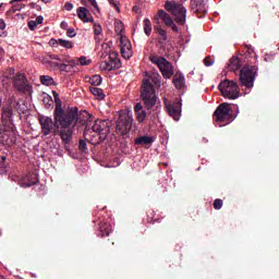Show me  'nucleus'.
I'll return each instance as SVG.
<instances>
[{"instance_id":"nucleus-1","label":"nucleus","mask_w":279,"mask_h":279,"mask_svg":"<svg viewBox=\"0 0 279 279\" xmlns=\"http://www.w3.org/2000/svg\"><path fill=\"white\" fill-rule=\"evenodd\" d=\"M80 121V114L77 107H71L68 110L62 109V105L54 109V125L60 128L59 134L63 143L68 145L73 138V132H75V125Z\"/></svg>"},{"instance_id":"nucleus-2","label":"nucleus","mask_w":279,"mask_h":279,"mask_svg":"<svg viewBox=\"0 0 279 279\" xmlns=\"http://www.w3.org/2000/svg\"><path fill=\"white\" fill-rule=\"evenodd\" d=\"M151 81L156 86H158V84H160V75L154 74L143 81L142 99L144 101V106H146L148 110H151V108H154L158 102V96H156V89L154 88Z\"/></svg>"},{"instance_id":"nucleus-3","label":"nucleus","mask_w":279,"mask_h":279,"mask_svg":"<svg viewBox=\"0 0 279 279\" xmlns=\"http://www.w3.org/2000/svg\"><path fill=\"white\" fill-rule=\"evenodd\" d=\"M14 75V69H9L8 72L3 74V84H10L13 80V86L19 90L20 93H25L32 90V86L27 83V78L25 77V74L19 73L15 76ZM7 80V81H5Z\"/></svg>"},{"instance_id":"nucleus-4","label":"nucleus","mask_w":279,"mask_h":279,"mask_svg":"<svg viewBox=\"0 0 279 279\" xmlns=\"http://www.w3.org/2000/svg\"><path fill=\"white\" fill-rule=\"evenodd\" d=\"M166 11L170 12L174 17L175 23L179 25H184L186 23V8L180 2L174 0H167L165 4Z\"/></svg>"},{"instance_id":"nucleus-5","label":"nucleus","mask_w":279,"mask_h":279,"mask_svg":"<svg viewBox=\"0 0 279 279\" xmlns=\"http://www.w3.org/2000/svg\"><path fill=\"white\" fill-rule=\"evenodd\" d=\"M222 97L226 99H239L241 97V90L239 89V83L235 81L225 80L218 85Z\"/></svg>"},{"instance_id":"nucleus-6","label":"nucleus","mask_w":279,"mask_h":279,"mask_svg":"<svg viewBox=\"0 0 279 279\" xmlns=\"http://www.w3.org/2000/svg\"><path fill=\"white\" fill-rule=\"evenodd\" d=\"M216 117V123L218 128H223L225 125H230L234 119L230 114V104L225 102L218 106L216 111L214 112Z\"/></svg>"},{"instance_id":"nucleus-7","label":"nucleus","mask_w":279,"mask_h":279,"mask_svg":"<svg viewBox=\"0 0 279 279\" xmlns=\"http://www.w3.org/2000/svg\"><path fill=\"white\" fill-rule=\"evenodd\" d=\"M149 60L150 62H153V64H156L158 66L160 73L163 75L166 80H170L174 71L173 65H171V63L167 61V59H165L163 57L151 54L149 57Z\"/></svg>"},{"instance_id":"nucleus-8","label":"nucleus","mask_w":279,"mask_h":279,"mask_svg":"<svg viewBox=\"0 0 279 279\" xmlns=\"http://www.w3.org/2000/svg\"><path fill=\"white\" fill-rule=\"evenodd\" d=\"M256 80V69L254 66L245 65L240 71V82L245 88H254Z\"/></svg>"},{"instance_id":"nucleus-9","label":"nucleus","mask_w":279,"mask_h":279,"mask_svg":"<svg viewBox=\"0 0 279 279\" xmlns=\"http://www.w3.org/2000/svg\"><path fill=\"white\" fill-rule=\"evenodd\" d=\"M132 123H134V118L132 116V111H126L120 114L116 130L119 134H126L132 130Z\"/></svg>"},{"instance_id":"nucleus-10","label":"nucleus","mask_w":279,"mask_h":279,"mask_svg":"<svg viewBox=\"0 0 279 279\" xmlns=\"http://www.w3.org/2000/svg\"><path fill=\"white\" fill-rule=\"evenodd\" d=\"M121 66V59H119V53L110 52L109 59L100 62V71H117Z\"/></svg>"},{"instance_id":"nucleus-11","label":"nucleus","mask_w":279,"mask_h":279,"mask_svg":"<svg viewBox=\"0 0 279 279\" xmlns=\"http://www.w3.org/2000/svg\"><path fill=\"white\" fill-rule=\"evenodd\" d=\"M49 66L50 69H59V71H62L63 73H72L73 69L77 66V62L75 61V59H71L70 57L69 59H66V62L63 63L50 61Z\"/></svg>"},{"instance_id":"nucleus-12","label":"nucleus","mask_w":279,"mask_h":279,"mask_svg":"<svg viewBox=\"0 0 279 279\" xmlns=\"http://www.w3.org/2000/svg\"><path fill=\"white\" fill-rule=\"evenodd\" d=\"M95 134L100 135V138L104 141L108 134H110V125L107 120H96L92 126Z\"/></svg>"},{"instance_id":"nucleus-13","label":"nucleus","mask_w":279,"mask_h":279,"mask_svg":"<svg viewBox=\"0 0 279 279\" xmlns=\"http://www.w3.org/2000/svg\"><path fill=\"white\" fill-rule=\"evenodd\" d=\"M120 52L124 60H130V58L134 56V51H132V43H130V39L123 35L120 36Z\"/></svg>"},{"instance_id":"nucleus-14","label":"nucleus","mask_w":279,"mask_h":279,"mask_svg":"<svg viewBox=\"0 0 279 279\" xmlns=\"http://www.w3.org/2000/svg\"><path fill=\"white\" fill-rule=\"evenodd\" d=\"M168 113L172 117L174 121H180V117L182 113V102L177 101L173 104L166 105Z\"/></svg>"},{"instance_id":"nucleus-15","label":"nucleus","mask_w":279,"mask_h":279,"mask_svg":"<svg viewBox=\"0 0 279 279\" xmlns=\"http://www.w3.org/2000/svg\"><path fill=\"white\" fill-rule=\"evenodd\" d=\"M157 16L161 19V21H163L165 25L171 27L172 31H174L175 33L180 32L178 25H175V22H173L171 15H169V13H167L165 10L158 11Z\"/></svg>"},{"instance_id":"nucleus-16","label":"nucleus","mask_w":279,"mask_h":279,"mask_svg":"<svg viewBox=\"0 0 279 279\" xmlns=\"http://www.w3.org/2000/svg\"><path fill=\"white\" fill-rule=\"evenodd\" d=\"M39 123L44 136H49V134H51V130H53V120L49 117H41L39 119Z\"/></svg>"},{"instance_id":"nucleus-17","label":"nucleus","mask_w":279,"mask_h":279,"mask_svg":"<svg viewBox=\"0 0 279 279\" xmlns=\"http://www.w3.org/2000/svg\"><path fill=\"white\" fill-rule=\"evenodd\" d=\"M0 142L5 147H12V145L16 143V136H14V133L5 131L3 133H0Z\"/></svg>"},{"instance_id":"nucleus-18","label":"nucleus","mask_w":279,"mask_h":279,"mask_svg":"<svg viewBox=\"0 0 279 279\" xmlns=\"http://www.w3.org/2000/svg\"><path fill=\"white\" fill-rule=\"evenodd\" d=\"M76 14L78 19L83 21V23H93L95 21V19L90 14V11H88V9H86L85 7H80L76 10Z\"/></svg>"},{"instance_id":"nucleus-19","label":"nucleus","mask_w":279,"mask_h":279,"mask_svg":"<svg viewBox=\"0 0 279 279\" xmlns=\"http://www.w3.org/2000/svg\"><path fill=\"white\" fill-rule=\"evenodd\" d=\"M70 58H71V57H69V56H66V54H50V56H49V59H50V60H56L58 64H62V63H64V62H68L66 60H69ZM49 62H51V61H49V60H47V59H44V60H43V63H44V64H48V66H49Z\"/></svg>"},{"instance_id":"nucleus-20","label":"nucleus","mask_w":279,"mask_h":279,"mask_svg":"<svg viewBox=\"0 0 279 279\" xmlns=\"http://www.w3.org/2000/svg\"><path fill=\"white\" fill-rule=\"evenodd\" d=\"M12 117H14V112L12 111V106L3 107V109H2L3 123H5V124L12 123V121H13Z\"/></svg>"},{"instance_id":"nucleus-21","label":"nucleus","mask_w":279,"mask_h":279,"mask_svg":"<svg viewBox=\"0 0 279 279\" xmlns=\"http://www.w3.org/2000/svg\"><path fill=\"white\" fill-rule=\"evenodd\" d=\"M241 66H243V63L241 62V59H239V57H232L230 59L229 69L233 71V73H236V71H239Z\"/></svg>"},{"instance_id":"nucleus-22","label":"nucleus","mask_w":279,"mask_h":279,"mask_svg":"<svg viewBox=\"0 0 279 279\" xmlns=\"http://www.w3.org/2000/svg\"><path fill=\"white\" fill-rule=\"evenodd\" d=\"M156 141L154 136H141L135 140V145H151Z\"/></svg>"},{"instance_id":"nucleus-23","label":"nucleus","mask_w":279,"mask_h":279,"mask_svg":"<svg viewBox=\"0 0 279 279\" xmlns=\"http://www.w3.org/2000/svg\"><path fill=\"white\" fill-rule=\"evenodd\" d=\"M185 78L182 74H177L173 78V84L175 88H183Z\"/></svg>"},{"instance_id":"nucleus-24","label":"nucleus","mask_w":279,"mask_h":279,"mask_svg":"<svg viewBox=\"0 0 279 279\" xmlns=\"http://www.w3.org/2000/svg\"><path fill=\"white\" fill-rule=\"evenodd\" d=\"M92 95L96 97L97 99H105L106 95H104V89L99 87H90L89 88Z\"/></svg>"},{"instance_id":"nucleus-25","label":"nucleus","mask_w":279,"mask_h":279,"mask_svg":"<svg viewBox=\"0 0 279 279\" xmlns=\"http://www.w3.org/2000/svg\"><path fill=\"white\" fill-rule=\"evenodd\" d=\"M110 232H112V226H108L107 223L100 225V233L102 236H110Z\"/></svg>"},{"instance_id":"nucleus-26","label":"nucleus","mask_w":279,"mask_h":279,"mask_svg":"<svg viewBox=\"0 0 279 279\" xmlns=\"http://www.w3.org/2000/svg\"><path fill=\"white\" fill-rule=\"evenodd\" d=\"M143 25H144V34H146V36H151V21H149V19H144L143 21Z\"/></svg>"},{"instance_id":"nucleus-27","label":"nucleus","mask_w":279,"mask_h":279,"mask_svg":"<svg viewBox=\"0 0 279 279\" xmlns=\"http://www.w3.org/2000/svg\"><path fill=\"white\" fill-rule=\"evenodd\" d=\"M40 82L44 86H53V84H54L53 77H51L49 75H41Z\"/></svg>"},{"instance_id":"nucleus-28","label":"nucleus","mask_w":279,"mask_h":279,"mask_svg":"<svg viewBox=\"0 0 279 279\" xmlns=\"http://www.w3.org/2000/svg\"><path fill=\"white\" fill-rule=\"evenodd\" d=\"M114 29H116V34H118L121 37L122 36L121 34H123V31L125 29V27L123 26V22L117 20L114 22Z\"/></svg>"},{"instance_id":"nucleus-29","label":"nucleus","mask_w":279,"mask_h":279,"mask_svg":"<svg viewBox=\"0 0 279 279\" xmlns=\"http://www.w3.org/2000/svg\"><path fill=\"white\" fill-rule=\"evenodd\" d=\"M57 44L60 45V47H64V49H73V43L66 39H58Z\"/></svg>"},{"instance_id":"nucleus-30","label":"nucleus","mask_w":279,"mask_h":279,"mask_svg":"<svg viewBox=\"0 0 279 279\" xmlns=\"http://www.w3.org/2000/svg\"><path fill=\"white\" fill-rule=\"evenodd\" d=\"M89 84L92 86H100L101 85V76L100 75H93L90 78H89Z\"/></svg>"},{"instance_id":"nucleus-31","label":"nucleus","mask_w":279,"mask_h":279,"mask_svg":"<svg viewBox=\"0 0 279 279\" xmlns=\"http://www.w3.org/2000/svg\"><path fill=\"white\" fill-rule=\"evenodd\" d=\"M135 117H136V121H138V123H143L145 121V119H147V111H137L135 112Z\"/></svg>"},{"instance_id":"nucleus-32","label":"nucleus","mask_w":279,"mask_h":279,"mask_svg":"<svg viewBox=\"0 0 279 279\" xmlns=\"http://www.w3.org/2000/svg\"><path fill=\"white\" fill-rule=\"evenodd\" d=\"M19 184H20V186H22V189H27V187L32 186V184H34V183L29 182V177H25L24 179H21L19 181Z\"/></svg>"},{"instance_id":"nucleus-33","label":"nucleus","mask_w":279,"mask_h":279,"mask_svg":"<svg viewBox=\"0 0 279 279\" xmlns=\"http://www.w3.org/2000/svg\"><path fill=\"white\" fill-rule=\"evenodd\" d=\"M76 62L77 64H81V66H88V64H90V59H88V57H81Z\"/></svg>"},{"instance_id":"nucleus-34","label":"nucleus","mask_w":279,"mask_h":279,"mask_svg":"<svg viewBox=\"0 0 279 279\" xmlns=\"http://www.w3.org/2000/svg\"><path fill=\"white\" fill-rule=\"evenodd\" d=\"M156 32L159 34V36H161V38H163V40H167V31L156 26Z\"/></svg>"},{"instance_id":"nucleus-35","label":"nucleus","mask_w":279,"mask_h":279,"mask_svg":"<svg viewBox=\"0 0 279 279\" xmlns=\"http://www.w3.org/2000/svg\"><path fill=\"white\" fill-rule=\"evenodd\" d=\"M223 206V201L217 198L215 202H214V208L215 210H221V207Z\"/></svg>"},{"instance_id":"nucleus-36","label":"nucleus","mask_w":279,"mask_h":279,"mask_svg":"<svg viewBox=\"0 0 279 279\" xmlns=\"http://www.w3.org/2000/svg\"><path fill=\"white\" fill-rule=\"evenodd\" d=\"M12 106H13V108H15L16 110H17V112L21 114V112L23 113V112H25V109H23L22 107H21V102H19V101H14L13 104H12Z\"/></svg>"},{"instance_id":"nucleus-37","label":"nucleus","mask_w":279,"mask_h":279,"mask_svg":"<svg viewBox=\"0 0 279 279\" xmlns=\"http://www.w3.org/2000/svg\"><path fill=\"white\" fill-rule=\"evenodd\" d=\"M66 35L69 36V38H75V36H77V34L75 33V28L73 27L66 29Z\"/></svg>"},{"instance_id":"nucleus-38","label":"nucleus","mask_w":279,"mask_h":279,"mask_svg":"<svg viewBox=\"0 0 279 279\" xmlns=\"http://www.w3.org/2000/svg\"><path fill=\"white\" fill-rule=\"evenodd\" d=\"M78 149L81 150V151H86V142L84 141V140H81L80 142H78Z\"/></svg>"},{"instance_id":"nucleus-39","label":"nucleus","mask_w":279,"mask_h":279,"mask_svg":"<svg viewBox=\"0 0 279 279\" xmlns=\"http://www.w3.org/2000/svg\"><path fill=\"white\" fill-rule=\"evenodd\" d=\"M36 27H38V24L36 23V21H29L28 22V28L34 32L36 29Z\"/></svg>"},{"instance_id":"nucleus-40","label":"nucleus","mask_w":279,"mask_h":279,"mask_svg":"<svg viewBox=\"0 0 279 279\" xmlns=\"http://www.w3.org/2000/svg\"><path fill=\"white\" fill-rule=\"evenodd\" d=\"M204 64H205V66H213V64H215V60H213L210 58H205Z\"/></svg>"},{"instance_id":"nucleus-41","label":"nucleus","mask_w":279,"mask_h":279,"mask_svg":"<svg viewBox=\"0 0 279 279\" xmlns=\"http://www.w3.org/2000/svg\"><path fill=\"white\" fill-rule=\"evenodd\" d=\"M134 111H135V113H136V112H143V111H144L143 105H142L141 102H137V104L135 105V107H134Z\"/></svg>"},{"instance_id":"nucleus-42","label":"nucleus","mask_w":279,"mask_h":279,"mask_svg":"<svg viewBox=\"0 0 279 279\" xmlns=\"http://www.w3.org/2000/svg\"><path fill=\"white\" fill-rule=\"evenodd\" d=\"M89 3L95 8V10H97V12H99V4H97V0H89Z\"/></svg>"},{"instance_id":"nucleus-43","label":"nucleus","mask_w":279,"mask_h":279,"mask_svg":"<svg viewBox=\"0 0 279 279\" xmlns=\"http://www.w3.org/2000/svg\"><path fill=\"white\" fill-rule=\"evenodd\" d=\"M44 21H45V17H43V15H39L36 17L35 23H37V25H43Z\"/></svg>"},{"instance_id":"nucleus-44","label":"nucleus","mask_w":279,"mask_h":279,"mask_svg":"<svg viewBox=\"0 0 279 279\" xmlns=\"http://www.w3.org/2000/svg\"><path fill=\"white\" fill-rule=\"evenodd\" d=\"M64 8H65L66 12H71V10H73V3L66 2V3L64 4Z\"/></svg>"},{"instance_id":"nucleus-45","label":"nucleus","mask_w":279,"mask_h":279,"mask_svg":"<svg viewBox=\"0 0 279 279\" xmlns=\"http://www.w3.org/2000/svg\"><path fill=\"white\" fill-rule=\"evenodd\" d=\"M94 34L96 35V36H99V34H101V26H97V25H95V28H94Z\"/></svg>"},{"instance_id":"nucleus-46","label":"nucleus","mask_w":279,"mask_h":279,"mask_svg":"<svg viewBox=\"0 0 279 279\" xmlns=\"http://www.w3.org/2000/svg\"><path fill=\"white\" fill-rule=\"evenodd\" d=\"M110 5H113V8L117 10V12H120V9H119V4H117V2H114V0H108Z\"/></svg>"},{"instance_id":"nucleus-47","label":"nucleus","mask_w":279,"mask_h":279,"mask_svg":"<svg viewBox=\"0 0 279 279\" xmlns=\"http://www.w3.org/2000/svg\"><path fill=\"white\" fill-rule=\"evenodd\" d=\"M12 10L13 12H21L22 10L21 4H13Z\"/></svg>"},{"instance_id":"nucleus-48","label":"nucleus","mask_w":279,"mask_h":279,"mask_svg":"<svg viewBox=\"0 0 279 279\" xmlns=\"http://www.w3.org/2000/svg\"><path fill=\"white\" fill-rule=\"evenodd\" d=\"M60 27H61V29H69V23L63 21V22H61Z\"/></svg>"},{"instance_id":"nucleus-49","label":"nucleus","mask_w":279,"mask_h":279,"mask_svg":"<svg viewBox=\"0 0 279 279\" xmlns=\"http://www.w3.org/2000/svg\"><path fill=\"white\" fill-rule=\"evenodd\" d=\"M0 29H5V21L3 19H0Z\"/></svg>"},{"instance_id":"nucleus-50","label":"nucleus","mask_w":279,"mask_h":279,"mask_svg":"<svg viewBox=\"0 0 279 279\" xmlns=\"http://www.w3.org/2000/svg\"><path fill=\"white\" fill-rule=\"evenodd\" d=\"M53 96H54V101H59L60 104V98H58V93L57 92H52Z\"/></svg>"},{"instance_id":"nucleus-51","label":"nucleus","mask_w":279,"mask_h":279,"mask_svg":"<svg viewBox=\"0 0 279 279\" xmlns=\"http://www.w3.org/2000/svg\"><path fill=\"white\" fill-rule=\"evenodd\" d=\"M8 36V33L7 32H0V38H5Z\"/></svg>"},{"instance_id":"nucleus-52","label":"nucleus","mask_w":279,"mask_h":279,"mask_svg":"<svg viewBox=\"0 0 279 279\" xmlns=\"http://www.w3.org/2000/svg\"><path fill=\"white\" fill-rule=\"evenodd\" d=\"M44 101H51V97L50 96L45 97Z\"/></svg>"},{"instance_id":"nucleus-53","label":"nucleus","mask_w":279,"mask_h":279,"mask_svg":"<svg viewBox=\"0 0 279 279\" xmlns=\"http://www.w3.org/2000/svg\"><path fill=\"white\" fill-rule=\"evenodd\" d=\"M1 160H2V162H5V160H8V157L1 156Z\"/></svg>"},{"instance_id":"nucleus-54","label":"nucleus","mask_w":279,"mask_h":279,"mask_svg":"<svg viewBox=\"0 0 279 279\" xmlns=\"http://www.w3.org/2000/svg\"><path fill=\"white\" fill-rule=\"evenodd\" d=\"M21 1H23V0H11V3L14 4V3L21 2Z\"/></svg>"},{"instance_id":"nucleus-55","label":"nucleus","mask_w":279,"mask_h":279,"mask_svg":"<svg viewBox=\"0 0 279 279\" xmlns=\"http://www.w3.org/2000/svg\"><path fill=\"white\" fill-rule=\"evenodd\" d=\"M82 5H86V0L81 1Z\"/></svg>"},{"instance_id":"nucleus-56","label":"nucleus","mask_w":279,"mask_h":279,"mask_svg":"<svg viewBox=\"0 0 279 279\" xmlns=\"http://www.w3.org/2000/svg\"><path fill=\"white\" fill-rule=\"evenodd\" d=\"M44 1V3H49V1H51V0H43Z\"/></svg>"},{"instance_id":"nucleus-57","label":"nucleus","mask_w":279,"mask_h":279,"mask_svg":"<svg viewBox=\"0 0 279 279\" xmlns=\"http://www.w3.org/2000/svg\"><path fill=\"white\" fill-rule=\"evenodd\" d=\"M0 279H5V277H3V276L0 275Z\"/></svg>"},{"instance_id":"nucleus-58","label":"nucleus","mask_w":279,"mask_h":279,"mask_svg":"<svg viewBox=\"0 0 279 279\" xmlns=\"http://www.w3.org/2000/svg\"><path fill=\"white\" fill-rule=\"evenodd\" d=\"M183 3L186 1V0H181Z\"/></svg>"}]
</instances>
